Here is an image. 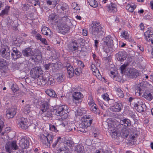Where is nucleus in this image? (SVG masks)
<instances>
[{"label": "nucleus", "mask_w": 153, "mask_h": 153, "mask_svg": "<svg viewBox=\"0 0 153 153\" xmlns=\"http://www.w3.org/2000/svg\"><path fill=\"white\" fill-rule=\"evenodd\" d=\"M22 53L25 57H30L32 60L34 61L40 60L42 57L41 51L37 48L33 51L31 48L28 47L22 51Z\"/></svg>", "instance_id": "f257e3e1"}, {"label": "nucleus", "mask_w": 153, "mask_h": 153, "mask_svg": "<svg viewBox=\"0 0 153 153\" xmlns=\"http://www.w3.org/2000/svg\"><path fill=\"white\" fill-rule=\"evenodd\" d=\"M90 27V33L94 37H100L104 35L105 33V29L101 27L99 22H93Z\"/></svg>", "instance_id": "f03ea898"}, {"label": "nucleus", "mask_w": 153, "mask_h": 153, "mask_svg": "<svg viewBox=\"0 0 153 153\" xmlns=\"http://www.w3.org/2000/svg\"><path fill=\"white\" fill-rule=\"evenodd\" d=\"M102 49L106 53L111 52L113 50V40L110 35L105 36L102 39Z\"/></svg>", "instance_id": "7ed1b4c3"}, {"label": "nucleus", "mask_w": 153, "mask_h": 153, "mask_svg": "<svg viewBox=\"0 0 153 153\" xmlns=\"http://www.w3.org/2000/svg\"><path fill=\"white\" fill-rule=\"evenodd\" d=\"M113 126L109 128V132L110 133L111 136L112 138L116 139L118 137L120 134V129L121 128V124L120 123L115 121H112Z\"/></svg>", "instance_id": "20e7f679"}, {"label": "nucleus", "mask_w": 153, "mask_h": 153, "mask_svg": "<svg viewBox=\"0 0 153 153\" xmlns=\"http://www.w3.org/2000/svg\"><path fill=\"white\" fill-rule=\"evenodd\" d=\"M53 138L51 140V144L52 143V146L53 148L57 146L58 150L60 151L65 150L68 148L67 147H63V144H64V143L62 139L60 137L56 138L53 135Z\"/></svg>", "instance_id": "39448f33"}, {"label": "nucleus", "mask_w": 153, "mask_h": 153, "mask_svg": "<svg viewBox=\"0 0 153 153\" xmlns=\"http://www.w3.org/2000/svg\"><path fill=\"white\" fill-rule=\"evenodd\" d=\"M134 107L137 111L143 112L146 109V105L143 101L140 99H135L134 100Z\"/></svg>", "instance_id": "423d86ee"}, {"label": "nucleus", "mask_w": 153, "mask_h": 153, "mask_svg": "<svg viewBox=\"0 0 153 153\" xmlns=\"http://www.w3.org/2000/svg\"><path fill=\"white\" fill-rule=\"evenodd\" d=\"M39 137L42 143L46 145L47 147L48 146V144H51V140L53 138L52 137L53 135L49 134H47V136L44 134H40Z\"/></svg>", "instance_id": "0eeeda50"}, {"label": "nucleus", "mask_w": 153, "mask_h": 153, "mask_svg": "<svg viewBox=\"0 0 153 153\" xmlns=\"http://www.w3.org/2000/svg\"><path fill=\"white\" fill-rule=\"evenodd\" d=\"M5 148L6 151L11 153L13 150H16L18 148V146L16 144V141L13 140L7 142L5 146Z\"/></svg>", "instance_id": "6e6552de"}, {"label": "nucleus", "mask_w": 153, "mask_h": 153, "mask_svg": "<svg viewBox=\"0 0 153 153\" xmlns=\"http://www.w3.org/2000/svg\"><path fill=\"white\" fill-rule=\"evenodd\" d=\"M65 107L63 105L59 107L56 110L55 114L57 116L62 117L63 118H67L68 117V111L65 109Z\"/></svg>", "instance_id": "1a4fd4ad"}, {"label": "nucleus", "mask_w": 153, "mask_h": 153, "mask_svg": "<svg viewBox=\"0 0 153 153\" xmlns=\"http://www.w3.org/2000/svg\"><path fill=\"white\" fill-rule=\"evenodd\" d=\"M42 72L40 68L36 67L31 69L30 71V74L33 78H37L42 74Z\"/></svg>", "instance_id": "9d476101"}, {"label": "nucleus", "mask_w": 153, "mask_h": 153, "mask_svg": "<svg viewBox=\"0 0 153 153\" xmlns=\"http://www.w3.org/2000/svg\"><path fill=\"white\" fill-rule=\"evenodd\" d=\"M72 97L73 98V100L74 102L76 105H78L81 102V100L83 97L81 92H75L73 93Z\"/></svg>", "instance_id": "9b49d317"}, {"label": "nucleus", "mask_w": 153, "mask_h": 153, "mask_svg": "<svg viewBox=\"0 0 153 153\" xmlns=\"http://www.w3.org/2000/svg\"><path fill=\"white\" fill-rule=\"evenodd\" d=\"M18 126L19 127L24 129L28 128L29 123L27 118L22 117L18 120Z\"/></svg>", "instance_id": "f8f14e48"}, {"label": "nucleus", "mask_w": 153, "mask_h": 153, "mask_svg": "<svg viewBox=\"0 0 153 153\" xmlns=\"http://www.w3.org/2000/svg\"><path fill=\"white\" fill-rule=\"evenodd\" d=\"M12 58L14 60H16L17 59L21 58L22 53L16 48L14 47L12 49Z\"/></svg>", "instance_id": "ddd939ff"}, {"label": "nucleus", "mask_w": 153, "mask_h": 153, "mask_svg": "<svg viewBox=\"0 0 153 153\" xmlns=\"http://www.w3.org/2000/svg\"><path fill=\"white\" fill-rule=\"evenodd\" d=\"M116 57L119 61L122 62L125 60L127 57V54L124 51H120L116 54Z\"/></svg>", "instance_id": "4468645a"}, {"label": "nucleus", "mask_w": 153, "mask_h": 153, "mask_svg": "<svg viewBox=\"0 0 153 153\" xmlns=\"http://www.w3.org/2000/svg\"><path fill=\"white\" fill-rule=\"evenodd\" d=\"M19 145L21 149H26L29 147V141L25 138H22L20 141Z\"/></svg>", "instance_id": "2eb2a0df"}, {"label": "nucleus", "mask_w": 153, "mask_h": 153, "mask_svg": "<svg viewBox=\"0 0 153 153\" xmlns=\"http://www.w3.org/2000/svg\"><path fill=\"white\" fill-rule=\"evenodd\" d=\"M6 116L8 119L12 118L16 115V109L14 107L8 109L6 111Z\"/></svg>", "instance_id": "dca6fc26"}, {"label": "nucleus", "mask_w": 153, "mask_h": 153, "mask_svg": "<svg viewBox=\"0 0 153 153\" xmlns=\"http://www.w3.org/2000/svg\"><path fill=\"white\" fill-rule=\"evenodd\" d=\"M123 108V105L121 103L116 102L114 105L110 107V109L111 111L114 112L120 111Z\"/></svg>", "instance_id": "f3484780"}, {"label": "nucleus", "mask_w": 153, "mask_h": 153, "mask_svg": "<svg viewBox=\"0 0 153 153\" xmlns=\"http://www.w3.org/2000/svg\"><path fill=\"white\" fill-rule=\"evenodd\" d=\"M78 44L76 40L71 41L68 46L69 50L73 51L78 50Z\"/></svg>", "instance_id": "a211bd4d"}, {"label": "nucleus", "mask_w": 153, "mask_h": 153, "mask_svg": "<svg viewBox=\"0 0 153 153\" xmlns=\"http://www.w3.org/2000/svg\"><path fill=\"white\" fill-rule=\"evenodd\" d=\"M145 39L148 41L153 40V30L150 29L148 30L144 33Z\"/></svg>", "instance_id": "6ab92c4d"}, {"label": "nucleus", "mask_w": 153, "mask_h": 153, "mask_svg": "<svg viewBox=\"0 0 153 153\" xmlns=\"http://www.w3.org/2000/svg\"><path fill=\"white\" fill-rule=\"evenodd\" d=\"M127 75L130 78H133L139 76V73L135 69L131 68L128 71Z\"/></svg>", "instance_id": "aec40b11"}, {"label": "nucleus", "mask_w": 153, "mask_h": 153, "mask_svg": "<svg viewBox=\"0 0 153 153\" xmlns=\"http://www.w3.org/2000/svg\"><path fill=\"white\" fill-rule=\"evenodd\" d=\"M67 73L68 74V76L71 78L74 76V70L73 67L69 63L67 64Z\"/></svg>", "instance_id": "412c9836"}, {"label": "nucleus", "mask_w": 153, "mask_h": 153, "mask_svg": "<svg viewBox=\"0 0 153 153\" xmlns=\"http://www.w3.org/2000/svg\"><path fill=\"white\" fill-rule=\"evenodd\" d=\"M121 128L120 129V135L123 138L127 137L129 134L128 130L124 127L122 126L121 125Z\"/></svg>", "instance_id": "4be33fe9"}, {"label": "nucleus", "mask_w": 153, "mask_h": 153, "mask_svg": "<svg viewBox=\"0 0 153 153\" xmlns=\"http://www.w3.org/2000/svg\"><path fill=\"white\" fill-rule=\"evenodd\" d=\"M59 31L60 33L65 34L69 32L70 28L68 25L65 24L64 25H62L59 27Z\"/></svg>", "instance_id": "5701e85b"}, {"label": "nucleus", "mask_w": 153, "mask_h": 153, "mask_svg": "<svg viewBox=\"0 0 153 153\" xmlns=\"http://www.w3.org/2000/svg\"><path fill=\"white\" fill-rule=\"evenodd\" d=\"M92 120H88L84 119L80 124V126H82L84 128H87L88 127L91 126L92 123Z\"/></svg>", "instance_id": "b1692460"}, {"label": "nucleus", "mask_w": 153, "mask_h": 153, "mask_svg": "<svg viewBox=\"0 0 153 153\" xmlns=\"http://www.w3.org/2000/svg\"><path fill=\"white\" fill-rule=\"evenodd\" d=\"M1 56L7 59H9L10 58V51L9 50H6L5 49H4L1 52Z\"/></svg>", "instance_id": "393cba45"}, {"label": "nucleus", "mask_w": 153, "mask_h": 153, "mask_svg": "<svg viewBox=\"0 0 153 153\" xmlns=\"http://www.w3.org/2000/svg\"><path fill=\"white\" fill-rule=\"evenodd\" d=\"M49 101H43L40 106V108L42 112L49 109Z\"/></svg>", "instance_id": "a878e982"}, {"label": "nucleus", "mask_w": 153, "mask_h": 153, "mask_svg": "<svg viewBox=\"0 0 153 153\" xmlns=\"http://www.w3.org/2000/svg\"><path fill=\"white\" fill-rule=\"evenodd\" d=\"M131 121L129 119L124 118L120 120V124L122 126H123V125L126 127L130 126L131 125Z\"/></svg>", "instance_id": "bb28decb"}, {"label": "nucleus", "mask_w": 153, "mask_h": 153, "mask_svg": "<svg viewBox=\"0 0 153 153\" xmlns=\"http://www.w3.org/2000/svg\"><path fill=\"white\" fill-rule=\"evenodd\" d=\"M153 94H151L149 91H146L143 96L147 100L150 101L153 98Z\"/></svg>", "instance_id": "cd10ccee"}, {"label": "nucleus", "mask_w": 153, "mask_h": 153, "mask_svg": "<svg viewBox=\"0 0 153 153\" xmlns=\"http://www.w3.org/2000/svg\"><path fill=\"white\" fill-rule=\"evenodd\" d=\"M122 37L126 39H128L130 42H132L134 39L131 37L129 38V35L127 32L125 31L123 32L121 35Z\"/></svg>", "instance_id": "c85d7f7f"}, {"label": "nucleus", "mask_w": 153, "mask_h": 153, "mask_svg": "<svg viewBox=\"0 0 153 153\" xmlns=\"http://www.w3.org/2000/svg\"><path fill=\"white\" fill-rule=\"evenodd\" d=\"M52 111L49 108L47 110L45 111L44 112H42V115L43 116L47 117L49 118L52 117Z\"/></svg>", "instance_id": "c756f323"}, {"label": "nucleus", "mask_w": 153, "mask_h": 153, "mask_svg": "<svg viewBox=\"0 0 153 153\" xmlns=\"http://www.w3.org/2000/svg\"><path fill=\"white\" fill-rule=\"evenodd\" d=\"M46 93L50 97L52 98H56L57 95L54 90L52 89H48L46 91Z\"/></svg>", "instance_id": "7c9ffc66"}, {"label": "nucleus", "mask_w": 153, "mask_h": 153, "mask_svg": "<svg viewBox=\"0 0 153 153\" xmlns=\"http://www.w3.org/2000/svg\"><path fill=\"white\" fill-rule=\"evenodd\" d=\"M28 128L32 132L36 131V130L39 129V128L37 125H36L32 123L31 125L29 124V126Z\"/></svg>", "instance_id": "2f4dec72"}, {"label": "nucleus", "mask_w": 153, "mask_h": 153, "mask_svg": "<svg viewBox=\"0 0 153 153\" xmlns=\"http://www.w3.org/2000/svg\"><path fill=\"white\" fill-rule=\"evenodd\" d=\"M74 146V142L71 140H67L66 143H64L63 144V147H67L68 148L66 150L68 149V147L71 148Z\"/></svg>", "instance_id": "473e14b6"}, {"label": "nucleus", "mask_w": 153, "mask_h": 153, "mask_svg": "<svg viewBox=\"0 0 153 153\" xmlns=\"http://www.w3.org/2000/svg\"><path fill=\"white\" fill-rule=\"evenodd\" d=\"M41 31L42 34L46 35H50L51 31L48 28L44 27L42 29Z\"/></svg>", "instance_id": "72a5a7b5"}, {"label": "nucleus", "mask_w": 153, "mask_h": 153, "mask_svg": "<svg viewBox=\"0 0 153 153\" xmlns=\"http://www.w3.org/2000/svg\"><path fill=\"white\" fill-rule=\"evenodd\" d=\"M7 65V62L6 60L0 58V69H4Z\"/></svg>", "instance_id": "f704fd0d"}, {"label": "nucleus", "mask_w": 153, "mask_h": 153, "mask_svg": "<svg viewBox=\"0 0 153 153\" xmlns=\"http://www.w3.org/2000/svg\"><path fill=\"white\" fill-rule=\"evenodd\" d=\"M92 106H90V109L91 111L95 114H99V110L95 104L92 105Z\"/></svg>", "instance_id": "c9c22d12"}, {"label": "nucleus", "mask_w": 153, "mask_h": 153, "mask_svg": "<svg viewBox=\"0 0 153 153\" xmlns=\"http://www.w3.org/2000/svg\"><path fill=\"white\" fill-rule=\"evenodd\" d=\"M68 6L66 3L62 5L61 7L60 10H59L61 11H59V12L65 14L68 11Z\"/></svg>", "instance_id": "e433bc0d"}, {"label": "nucleus", "mask_w": 153, "mask_h": 153, "mask_svg": "<svg viewBox=\"0 0 153 153\" xmlns=\"http://www.w3.org/2000/svg\"><path fill=\"white\" fill-rule=\"evenodd\" d=\"M108 10L110 12H114L117 10L116 5L115 4H111L108 7Z\"/></svg>", "instance_id": "4c0bfd02"}, {"label": "nucleus", "mask_w": 153, "mask_h": 153, "mask_svg": "<svg viewBox=\"0 0 153 153\" xmlns=\"http://www.w3.org/2000/svg\"><path fill=\"white\" fill-rule=\"evenodd\" d=\"M84 147L83 146L80 144L78 145L75 148V151L77 153H83Z\"/></svg>", "instance_id": "58836bf2"}, {"label": "nucleus", "mask_w": 153, "mask_h": 153, "mask_svg": "<svg viewBox=\"0 0 153 153\" xmlns=\"http://www.w3.org/2000/svg\"><path fill=\"white\" fill-rule=\"evenodd\" d=\"M142 87L140 84L136 85L134 87V90L136 93H138L139 95H140L143 91L142 90Z\"/></svg>", "instance_id": "ea45409f"}, {"label": "nucleus", "mask_w": 153, "mask_h": 153, "mask_svg": "<svg viewBox=\"0 0 153 153\" xmlns=\"http://www.w3.org/2000/svg\"><path fill=\"white\" fill-rule=\"evenodd\" d=\"M136 7L135 5H131L130 4H128L126 6V9L130 12H133L134 10Z\"/></svg>", "instance_id": "a19ab883"}, {"label": "nucleus", "mask_w": 153, "mask_h": 153, "mask_svg": "<svg viewBox=\"0 0 153 153\" xmlns=\"http://www.w3.org/2000/svg\"><path fill=\"white\" fill-rule=\"evenodd\" d=\"M10 85L11 89L13 92H15L19 90V88L17 85L12 83L10 84Z\"/></svg>", "instance_id": "79ce46f5"}, {"label": "nucleus", "mask_w": 153, "mask_h": 153, "mask_svg": "<svg viewBox=\"0 0 153 153\" xmlns=\"http://www.w3.org/2000/svg\"><path fill=\"white\" fill-rule=\"evenodd\" d=\"M116 94L120 97L123 98L124 97V94L123 91L120 88H115Z\"/></svg>", "instance_id": "37998d69"}, {"label": "nucleus", "mask_w": 153, "mask_h": 153, "mask_svg": "<svg viewBox=\"0 0 153 153\" xmlns=\"http://www.w3.org/2000/svg\"><path fill=\"white\" fill-rule=\"evenodd\" d=\"M10 7L9 6H7L4 9L2 10L1 13H0V16L3 17L4 15H7Z\"/></svg>", "instance_id": "c03bdc74"}, {"label": "nucleus", "mask_w": 153, "mask_h": 153, "mask_svg": "<svg viewBox=\"0 0 153 153\" xmlns=\"http://www.w3.org/2000/svg\"><path fill=\"white\" fill-rule=\"evenodd\" d=\"M61 67V64L59 62H56V63H51V67H52V69H54L55 70H59Z\"/></svg>", "instance_id": "a18cd8bd"}, {"label": "nucleus", "mask_w": 153, "mask_h": 153, "mask_svg": "<svg viewBox=\"0 0 153 153\" xmlns=\"http://www.w3.org/2000/svg\"><path fill=\"white\" fill-rule=\"evenodd\" d=\"M88 2L89 5L91 7H97L98 4L97 1L95 0H87Z\"/></svg>", "instance_id": "49530a36"}, {"label": "nucleus", "mask_w": 153, "mask_h": 153, "mask_svg": "<svg viewBox=\"0 0 153 153\" xmlns=\"http://www.w3.org/2000/svg\"><path fill=\"white\" fill-rule=\"evenodd\" d=\"M46 80L47 81V83L48 85H53L54 84V80L50 76L48 78L46 79Z\"/></svg>", "instance_id": "de8ad7c7"}, {"label": "nucleus", "mask_w": 153, "mask_h": 153, "mask_svg": "<svg viewBox=\"0 0 153 153\" xmlns=\"http://www.w3.org/2000/svg\"><path fill=\"white\" fill-rule=\"evenodd\" d=\"M88 104L90 106H92V105L95 104L94 102L93 97L91 96H89L88 98Z\"/></svg>", "instance_id": "09e8293b"}, {"label": "nucleus", "mask_w": 153, "mask_h": 153, "mask_svg": "<svg viewBox=\"0 0 153 153\" xmlns=\"http://www.w3.org/2000/svg\"><path fill=\"white\" fill-rule=\"evenodd\" d=\"M30 107L29 105H27L25 106L23 109L24 113L26 114L29 113L30 111Z\"/></svg>", "instance_id": "8fccbe9b"}, {"label": "nucleus", "mask_w": 153, "mask_h": 153, "mask_svg": "<svg viewBox=\"0 0 153 153\" xmlns=\"http://www.w3.org/2000/svg\"><path fill=\"white\" fill-rule=\"evenodd\" d=\"M75 125L74 123H71L68 127V130L69 131H74L75 130Z\"/></svg>", "instance_id": "3c124183"}, {"label": "nucleus", "mask_w": 153, "mask_h": 153, "mask_svg": "<svg viewBox=\"0 0 153 153\" xmlns=\"http://www.w3.org/2000/svg\"><path fill=\"white\" fill-rule=\"evenodd\" d=\"M64 76L63 75L59 76L56 79V81L58 83H60L64 80Z\"/></svg>", "instance_id": "603ef678"}, {"label": "nucleus", "mask_w": 153, "mask_h": 153, "mask_svg": "<svg viewBox=\"0 0 153 153\" xmlns=\"http://www.w3.org/2000/svg\"><path fill=\"white\" fill-rule=\"evenodd\" d=\"M127 65V64H123L120 67V69L121 71V73L122 74L124 73L125 72L126 68Z\"/></svg>", "instance_id": "864d4df0"}, {"label": "nucleus", "mask_w": 153, "mask_h": 153, "mask_svg": "<svg viewBox=\"0 0 153 153\" xmlns=\"http://www.w3.org/2000/svg\"><path fill=\"white\" fill-rule=\"evenodd\" d=\"M49 128L50 130L54 131L55 132H57L58 131L56 127L53 125L51 124L50 125Z\"/></svg>", "instance_id": "5fc2aeb1"}, {"label": "nucleus", "mask_w": 153, "mask_h": 153, "mask_svg": "<svg viewBox=\"0 0 153 153\" xmlns=\"http://www.w3.org/2000/svg\"><path fill=\"white\" fill-rule=\"evenodd\" d=\"M76 62L77 63L79 66V68H83L84 67V65L83 63V62L79 60H76Z\"/></svg>", "instance_id": "6e6d98bb"}, {"label": "nucleus", "mask_w": 153, "mask_h": 153, "mask_svg": "<svg viewBox=\"0 0 153 153\" xmlns=\"http://www.w3.org/2000/svg\"><path fill=\"white\" fill-rule=\"evenodd\" d=\"M81 72V68H77L75 69L74 70V73L77 75H79Z\"/></svg>", "instance_id": "4d7b16f0"}, {"label": "nucleus", "mask_w": 153, "mask_h": 153, "mask_svg": "<svg viewBox=\"0 0 153 153\" xmlns=\"http://www.w3.org/2000/svg\"><path fill=\"white\" fill-rule=\"evenodd\" d=\"M91 68L92 71L94 73H97L99 72L98 70L97 69L95 65L94 64H92L91 65Z\"/></svg>", "instance_id": "13d9d810"}, {"label": "nucleus", "mask_w": 153, "mask_h": 153, "mask_svg": "<svg viewBox=\"0 0 153 153\" xmlns=\"http://www.w3.org/2000/svg\"><path fill=\"white\" fill-rule=\"evenodd\" d=\"M137 135L136 134H132L129 136V137L131 140H133V141H134L136 140V139L137 137Z\"/></svg>", "instance_id": "bf43d9fd"}, {"label": "nucleus", "mask_w": 153, "mask_h": 153, "mask_svg": "<svg viewBox=\"0 0 153 153\" xmlns=\"http://www.w3.org/2000/svg\"><path fill=\"white\" fill-rule=\"evenodd\" d=\"M62 20L66 23V24L67 23V22H70V19L67 17V16H64L62 18Z\"/></svg>", "instance_id": "052dcab7"}, {"label": "nucleus", "mask_w": 153, "mask_h": 153, "mask_svg": "<svg viewBox=\"0 0 153 153\" xmlns=\"http://www.w3.org/2000/svg\"><path fill=\"white\" fill-rule=\"evenodd\" d=\"M102 125L103 127L105 128H108L109 126V124L107 121H104L102 122Z\"/></svg>", "instance_id": "680f3d73"}, {"label": "nucleus", "mask_w": 153, "mask_h": 153, "mask_svg": "<svg viewBox=\"0 0 153 153\" xmlns=\"http://www.w3.org/2000/svg\"><path fill=\"white\" fill-rule=\"evenodd\" d=\"M3 119L2 118H0V132L2 131V128L4 126V123L3 121Z\"/></svg>", "instance_id": "e2e57ef3"}, {"label": "nucleus", "mask_w": 153, "mask_h": 153, "mask_svg": "<svg viewBox=\"0 0 153 153\" xmlns=\"http://www.w3.org/2000/svg\"><path fill=\"white\" fill-rule=\"evenodd\" d=\"M7 25L8 26H12L13 22V21L11 19H10L9 17H7Z\"/></svg>", "instance_id": "0e129e2a"}, {"label": "nucleus", "mask_w": 153, "mask_h": 153, "mask_svg": "<svg viewBox=\"0 0 153 153\" xmlns=\"http://www.w3.org/2000/svg\"><path fill=\"white\" fill-rule=\"evenodd\" d=\"M75 113L76 115L78 116H80L82 115V111L80 109H78L76 111H75Z\"/></svg>", "instance_id": "69168bd1"}, {"label": "nucleus", "mask_w": 153, "mask_h": 153, "mask_svg": "<svg viewBox=\"0 0 153 153\" xmlns=\"http://www.w3.org/2000/svg\"><path fill=\"white\" fill-rule=\"evenodd\" d=\"M102 97L104 100L106 101H108L110 99L108 97V95L107 94L103 95Z\"/></svg>", "instance_id": "338daca9"}, {"label": "nucleus", "mask_w": 153, "mask_h": 153, "mask_svg": "<svg viewBox=\"0 0 153 153\" xmlns=\"http://www.w3.org/2000/svg\"><path fill=\"white\" fill-rule=\"evenodd\" d=\"M110 75L111 77L114 79H115V78L116 77V74L115 72L112 71H110Z\"/></svg>", "instance_id": "774afa93"}]
</instances>
